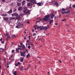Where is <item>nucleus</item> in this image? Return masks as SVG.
I'll return each instance as SVG.
<instances>
[{
  "instance_id": "3",
  "label": "nucleus",
  "mask_w": 75,
  "mask_h": 75,
  "mask_svg": "<svg viewBox=\"0 0 75 75\" xmlns=\"http://www.w3.org/2000/svg\"><path fill=\"white\" fill-rule=\"evenodd\" d=\"M23 25V23L20 24L19 25L16 26V28H20L22 27Z\"/></svg>"
},
{
  "instance_id": "28",
  "label": "nucleus",
  "mask_w": 75,
  "mask_h": 75,
  "mask_svg": "<svg viewBox=\"0 0 75 75\" xmlns=\"http://www.w3.org/2000/svg\"><path fill=\"white\" fill-rule=\"evenodd\" d=\"M66 19H64L62 20V21H65Z\"/></svg>"
},
{
  "instance_id": "43",
  "label": "nucleus",
  "mask_w": 75,
  "mask_h": 75,
  "mask_svg": "<svg viewBox=\"0 0 75 75\" xmlns=\"http://www.w3.org/2000/svg\"><path fill=\"white\" fill-rule=\"evenodd\" d=\"M18 51L19 50L18 49H16V51H17V52H18Z\"/></svg>"
},
{
  "instance_id": "4",
  "label": "nucleus",
  "mask_w": 75,
  "mask_h": 75,
  "mask_svg": "<svg viewBox=\"0 0 75 75\" xmlns=\"http://www.w3.org/2000/svg\"><path fill=\"white\" fill-rule=\"evenodd\" d=\"M18 16V14L16 13L12 14V17H16V16L17 17Z\"/></svg>"
},
{
  "instance_id": "34",
  "label": "nucleus",
  "mask_w": 75,
  "mask_h": 75,
  "mask_svg": "<svg viewBox=\"0 0 75 75\" xmlns=\"http://www.w3.org/2000/svg\"><path fill=\"white\" fill-rule=\"evenodd\" d=\"M36 27H37V28H40L39 26H38V25H36Z\"/></svg>"
},
{
  "instance_id": "24",
  "label": "nucleus",
  "mask_w": 75,
  "mask_h": 75,
  "mask_svg": "<svg viewBox=\"0 0 75 75\" xmlns=\"http://www.w3.org/2000/svg\"><path fill=\"white\" fill-rule=\"evenodd\" d=\"M9 64H10V62H8L7 63V65H9Z\"/></svg>"
},
{
  "instance_id": "35",
  "label": "nucleus",
  "mask_w": 75,
  "mask_h": 75,
  "mask_svg": "<svg viewBox=\"0 0 75 75\" xmlns=\"http://www.w3.org/2000/svg\"><path fill=\"white\" fill-rule=\"evenodd\" d=\"M33 36H34V37H35V36H36V33H34L33 35Z\"/></svg>"
},
{
  "instance_id": "53",
  "label": "nucleus",
  "mask_w": 75,
  "mask_h": 75,
  "mask_svg": "<svg viewBox=\"0 0 75 75\" xmlns=\"http://www.w3.org/2000/svg\"><path fill=\"white\" fill-rule=\"evenodd\" d=\"M17 64H18V65H19V64H20V62H18Z\"/></svg>"
},
{
  "instance_id": "56",
  "label": "nucleus",
  "mask_w": 75,
  "mask_h": 75,
  "mask_svg": "<svg viewBox=\"0 0 75 75\" xmlns=\"http://www.w3.org/2000/svg\"><path fill=\"white\" fill-rule=\"evenodd\" d=\"M23 54H25V51L23 52Z\"/></svg>"
},
{
  "instance_id": "17",
  "label": "nucleus",
  "mask_w": 75,
  "mask_h": 75,
  "mask_svg": "<svg viewBox=\"0 0 75 75\" xmlns=\"http://www.w3.org/2000/svg\"><path fill=\"white\" fill-rule=\"evenodd\" d=\"M16 37L15 36V35H12V38H16Z\"/></svg>"
},
{
  "instance_id": "32",
  "label": "nucleus",
  "mask_w": 75,
  "mask_h": 75,
  "mask_svg": "<svg viewBox=\"0 0 75 75\" xmlns=\"http://www.w3.org/2000/svg\"><path fill=\"white\" fill-rule=\"evenodd\" d=\"M12 57H13V56H10V57L9 58V59H11V58H12Z\"/></svg>"
},
{
  "instance_id": "52",
  "label": "nucleus",
  "mask_w": 75,
  "mask_h": 75,
  "mask_svg": "<svg viewBox=\"0 0 75 75\" xmlns=\"http://www.w3.org/2000/svg\"><path fill=\"white\" fill-rule=\"evenodd\" d=\"M58 24V23H55V25H57Z\"/></svg>"
},
{
  "instance_id": "21",
  "label": "nucleus",
  "mask_w": 75,
  "mask_h": 75,
  "mask_svg": "<svg viewBox=\"0 0 75 75\" xmlns=\"http://www.w3.org/2000/svg\"><path fill=\"white\" fill-rule=\"evenodd\" d=\"M62 11H65V9L64 8H62Z\"/></svg>"
},
{
  "instance_id": "23",
  "label": "nucleus",
  "mask_w": 75,
  "mask_h": 75,
  "mask_svg": "<svg viewBox=\"0 0 75 75\" xmlns=\"http://www.w3.org/2000/svg\"><path fill=\"white\" fill-rule=\"evenodd\" d=\"M17 5L18 6H19L20 5H21V4L20 3H17Z\"/></svg>"
},
{
  "instance_id": "15",
  "label": "nucleus",
  "mask_w": 75,
  "mask_h": 75,
  "mask_svg": "<svg viewBox=\"0 0 75 75\" xmlns=\"http://www.w3.org/2000/svg\"><path fill=\"white\" fill-rule=\"evenodd\" d=\"M70 13V11H69V10H68L67 11H66V13L67 14H69Z\"/></svg>"
},
{
  "instance_id": "16",
  "label": "nucleus",
  "mask_w": 75,
  "mask_h": 75,
  "mask_svg": "<svg viewBox=\"0 0 75 75\" xmlns=\"http://www.w3.org/2000/svg\"><path fill=\"white\" fill-rule=\"evenodd\" d=\"M22 48L23 49V50H24L25 49V46L24 45H23L22 46Z\"/></svg>"
},
{
  "instance_id": "6",
  "label": "nucleus",
  "mask_w": 75,
  "mask_h": 75,
  "mask_svg": "<svg viewBox=\"0 0 75 75\" xmlns=\"http://www.w3.org/2000/svg\"><path fill=\"white\" fill-rule=\"evenodd\" d=\"M23 9V7L20 6L18 8V11H21Z\"/></svg>"
},
{
  "instance_id": "49",
  "label": "nucleus",
  "mask_w": 75,
  "mask_h": 75,
  "mask_svg": "<svg viewBox=\"0 0 75 75\" xmlns=\"http://www.w3.org/2000/svg\"><path fill=\"white\" fill-rule=\"evenodd\" d=\"M17 49L18 50H20V49H21V48L18 47Z\"/></svg>"
},
{
  "instance_id": "63",
  "label": "nucleus",
  "mask_w": 75,
  "mask_h": 75,
  "mask_svg": "<svg viewBox=\"0 0 75 75\" xmlns=\"http://www.w3.org/2000/svg\"><path fill=\"white\" fill-rule=\"evenodd\" d=\"M37 68V66H35V68Z\"/></svg>"
},
{
  "instance_id": "42",
  "label": "nucleus",
  "mask_w": 75,
  "mask_h": 75,
  "mask_svg": "<svg viewBox=\"0 0 75 75\" xmlns=\"http://www.w3.org/2000/svg\"><path fill=\"white\" fill-rule=\"evenodd\" d=\"M23 67H22L21 68V71H22V70H23Z\"/></svg>"
},
{
  "instance_id": "18",
  "label": "nucleus",
  "mask_w": 75,
  "mask_h": 75,
  "mask_svg": "<svg viewBox=\"0 0 75 75\" xmlns=\"http://www.w3.org/2000/svg\"><path fill=\"white\" fill-rule=\"evenodd\" d=\"M43 28H44V30L45 29V31H46V30H47V27H46V26L43 27Z\"/></svg>"
},
{
  "instance_id": "60",
  "label": "nucleus",
  "mask_w": 75,
  "mask_h": 75,
  "mask_svg": "<svg viewBox=\"0 0 75 75\" xmlns=\"http://www.w3.org/2000/svg\"><path fill=\"white\" fill-rule=\"evenodd\" d=\"M25 51H26V52H28V50H27V49H26L25 50Z\"/></svg>"
},
{
  "instance_id": "13",
  "label": "nucleus",
  "mask_w": 75,
  "mask_h": 75,
  "mask_svg": "<svg viewBox=\"0 0 75 75\" xmlns=\"http://www.w3.org/2000/svg\"><path fill=\"white\" fill-rule=\"evenodd\" d=\"M54 21L53 20H52L51 21V20H50V24L51 25V23H52V22H53V21Z\"/></svg>"
},
{
  "instance_id": "59",
  "label": "nucleus",
  "mask_w": 75,
  "mask_h": 75,
  "mask_svg": "<svg viewBox=\"0 0 75 75\" xmlns=\"http://www.w3.org/2000/svg\"><path fill=\"white\" fill-rule=\"evenodd\" d=\"M23 57H25L26 56L25 55L23 54Z\"/></svg>"
},
{
  "instance_id": "11",
  "label": "nucleus",
  "mask_w": 75,
  "mask_h": 75,
  "mask_svg": "<svg viewBox=\"0 0 75 75\" xmlns=\"http://www.w3.org/2000/svg\"><path fill=\"white\" fill-rule=\"evenodd\" d=\"M55 16V15L53 14V13H52V15H51V19H52V18H54V17Z\"/></svg>"
},
{
  "instance_id": "19",
  "label": "nucleus",
  "mask_w": 75,
  "mask_h": 75,
  "mask_svg": "<svg viewBox=\"0 0 75 75\" xmlns=\"http://www.w3.org/2000/svg\"><path fill=\"white\" fill-rule=\"evenodd\" d=\"M6 22L8 23H9V24H10L11 23V21L10 20H8L6 21Z\"/></svg>"
},
{
  "instance_id": "10",
  "label": "nucleus",
  "mask_w": 75,
  "mask_h": 75,
  "mask_svg": "<svg viewBox=\"0 0 75 75\" xmlns=\"http://www.w3.org/2000/svg\"><path fill=\"white\" fill-rule=\"evenodd\" d=\"M31 5H32V4L30 2L29 3L27 4V6L29 7V6H30Z\"/></svg>"
},
{
  "instance_id": "5",
  "label": "nucleus",
  "mask_w": 75,
  "mask_h": 75,
  "mask_svg": "<svg viewBox=\"0 0 75 75\" xmlns=\"http://www.w3.org/2000/svg\"><path fill=\"white\" fill-rule=\"evenodd\" d=\"M37 5H38V6H41L43 5V3L39 2L37 3Z\"/></svg>"
},
{
  "instance_id": "39",
  "label": "nucleus",
  "mask_w": 75,
  "mask_h": 75,
  "mask_svg": "<svg viewBox=\"0 0 75 75\" xmlns=\"http://www.w3.org/2000/svg\"><path fill=\"white\" fill-rule=\"evenodd\" d=\"M12 52H13V53H14V52H15V51L14 50H12Z\"/></svg>"
},
{
  "instance_id": "14",
  "label": "nucleus",
  "mask_w": 75,
  "mask_h": 75,
  "mask_svg": "<svg viewBox=\"0 0 75 75\" xmlns=\"http://www.w3.org/2000/svg\"><path fill=\"white\" fill-rule=\"evenodd\" d=\"M8 15L7 14H5L3 15H2V16H4V17H6V16H7Z\"/></svg>"
},
{
  "instance_id": "8",
  "label": "nucleus",
  "mask_w": 75,
  "mask_h": 75,
  "mask_svg": "<svg viewBox=\"0 0 75 75\" xmlns=\"http://www.w3.org/2000/svg\"><path fill=\"white\" fill-rule=\"evenodd\" d=\"M30 2L31 3H35L36 2L35 0H31Z\"/></svg>"
},
{
  "instance_id": "55",
  "label": "nucleus",
  "mask_w": 75,
  "mask_h": 75,
  "mask_svg": "<svg viewBox=\"0 0 75 75\" xmlns=\"http://www.w3.org/2000/svg\"><path fill=\"white\" fill-rule=\"evenodd\" d=\"M20 44L21 45H23V44L22 43H20Z\"/></svg>"
},
{
  "instance_id": "7",
  "label": "nucleus",
  "mask_w": 75,
  "mask_h": 75,
  "mask_svg": "<svg viewBox=\"0 0 75 75\" xmlns=\"http://www.w3.org/2000/svg\"><path fill=\"white\" fill-rule=\"evenodd\" d=\"M3 18H4V20H8L9 19L8 18L6 17H3Z\"/></svg>"
},
{
  "instance_id": "25",
  "label": "nucleus",
  "mask_w": 75,
  "mask_h": 75,
  "mask_svg": "<svg viewBox=\"0 0 75 75\" xmlns=\"http://www.w3.org/2000/svg\"><path fill=\"white\" fill-rule=\"evenodd\" d=\"M17 73V71H15V72H14V75H17V73Z\"/></svg>"
},
{
  "instance_id": "41",
  "label": "nucleus",
  "mask_w": 75,
  "mask_h": 75,
  "mask_svg": "<svg viewBox=\"0 0 75 75\" xmlns=\"http://www.w3.org/2000/svg\"><path fill=\"white\" fill-rule=\"evenodd\" d=\"M72 7L73 8H75V5H74L72 6Z\"/></svg>"
},
{
  "instance_id": "46",
  "label": "nucleus",
  "mask_w": 75,
  "mask_h": 75,
  "mask_svg": "<svg viewBox=\"0 0 75 75\" xmlns=\"http://www.w3.org/2000/svg\"><path fill=\"white\" fill-rule=\"evenodd\" d=\"M18 63L15 64L16 66H18Z\"/></svg>"
},
{
  "instance_id": "26",
  "label": "nucleus",
  "mask_w": 75,
  "mask_h": 75,
  "mask_svg": "<svg viewBox=\"0 0 75 75\" xmlns=\"http://www.w3.org/2000/svg\"><path fill=\"white\" fill-rule=\"evenodd\" d=\"M22 4L24 5V4H25V1H23L22 2Z\"/></svg>"
},
{
  "instance_id": "51",
  "label": "nucleus",
  "mask_w": 75,
  "mask_h": 75,
  "mask_svg": "<svg viewBox=\"0 0 75 75\" xmlns=\"http://www.w3.org/2000/svg\"><path fill=\"white\" fill-rule=\"evenodd\" d=\"M3 2H4L5 1V0H1Z\"/></svg>"
},
{
  "instance_id": "29",
  "label": "nucleus",
  "mask_w": 75,
  "mask_h": 75,
  "mask_svg": "<svg viewBox=\"0 0 75 75\" xmlns=\"http://www.w3.org/2000/svg\"><path fill=\"white\" fill-rule=\"evenodd\" d=\"M17 18L18 19H19V18H20V16H19L18 15V16H17Z\"/></svg>"
},
{
  "instance_id": "9",
  "label": "nucleus",
  "mask_w": 75,
  "mask_h": 75,
  "mask_svg": "<svg viewBox=\"0 0 75 75\" xmlns=\"http://www.w3.org/2000/svg\"><path fill=\"white\" fill-rule=\"evenodd\" d=\"M13 13V11H12V10L11 9L10 11H9L8 12H7L8 14H11Z\"/></svg>"
},
{
  "instance_id": "62",
  "label": "nucleus",
  "mask_w": 75,
  "mask_h": 75,
  "mask_svg": "<svg viewBox=\"0 0 75 75\" xmlns=\"http://www.w3.org/2000/svg\"><path fill=\"white\" fill-rule=\"evenodd\" d=\"M55 16V19H56V18H57V17L55 16Z\"/></svg>"
},
{
  "instance_id": "37",
  "label": "nucleus",
  "mask_w": 75,
  "mask_h": 75,
  "mask_svg": "<svg viewBox=\"0 0 75 75\" xmlns=\"http://www.w3.org/2000/svg\"><path fill=\"white\" fill-rule=\"evenodd\" d=\"M16 19V18L15 17H12V20H15Z\"/></svg>"
},
{
  "instance_id": "38",
  "label": "nucleus",
  "mask_w": 75,
  "mask_h": 75,
  "mask_svg": "<svg viewBox=\"0 0 75 75\" xmlns=\"http://www.w3.org/2000/svg\"><path fill=\"white\" fill-rule=\"evenodd\" d=\"M28 47L29 49H30V48H31V46H30V45L28 46Z\"/></svg>"
},
{
  "instance_id": "20",
  "label": "nucleus",
  "mask_w": 75,
  "mask_h": 75,
  "mask_svg": "<svg viewBox=\"0 0 75 75\" xmlns=\"http://www.w3.org/2000/svg\"><path fill=\"white\" fill-rule=\"evenodd\" d=\"M20 61L21 62H23V58H22L20 60Z\"/></svg>"
},
{
  "instance_id": "30",
  "label": "nucleus",
  "mask_w": 75,
  "mask_h": 75,
  "mask_svg": "<svg viewBox=\"0 0 75 75\" xmlns=\"http://www.w3.org/2000/svg\"><path fill=\"white\" fill-rule=\"evenodd\" d=\"M24 54H23V52H22L21 53V56H23V55Z\"/></svg>"
},
{
  "instance_id": "44",
  "label": "nucleus",
  "mask_w": 75,
  "mask_h": 75,
  "mask_svg": "<svg viewBox=\"0 0 75 75\" xmlns=\"http://www.w3.org/2000/svg\"><path fill=\"white\" fill-rule=\"evenodd\" d=\"M40 30H44V28H40Z\"/></svg>"
},
{
  "instance_id": "27",
  "label": "nucleus",
  "mask_w": 75,
  "mask_h": 75,
  "mask_svg": "<svg viewBox=\"0 0 75 75\" xmlns=\"http://www.w3.org/2000/svg\"><path fill=\"white\" fill-rule=\"evenodd\" d=\"M16 11H17V9H15L13 11V12L14 13V12H16Z\"/></svg>"
},
{
  "instance_id": "31",
  "label": "nucleus",
  "mask_w": 75,
  "mask_h": 75,
  "mask_svg": "<svg viewBox=\"0 0 75 75\" xmlns=\"http://www.w3.org/2000/svg\"><path fill=\"white\" fill-rule=\"evenodd\" d=\"M29 56H30V54H28V55H27L26 57L27 58H28V57H29Z\"/></svg>"
},
{
  "instance_id": "12",
  "label": "nucleus",
  "mask_w": 75,
  "mask_h": 75,
  "mask_svg": "<svg viewBox=\"0 0 75 75\" xmlns=\"http://www.w3.org/2000/svg\"><path fill=\"white\" fill-rule=\"evenodd\" d=\"M21 23V21L20 20H18L17 23V24H20Z\"/></svg>"
},
{
  "instance_id": "48",
  "label": "nucleus",
  "mask_w": 75,
  "mask_h": 75,
  "mask_svg": "<svg viewBox=\"0 0 75 75\" xmlns=\"http://www.w3.org/2000/svg\"><path fill=\"white\" fill-rule=\"evenodd\" d=\"M27 1H31V0H26Z\"/></svg>"
},
{
  "instance_id": "58",
  "label": "nucleus",
  "mask_w": 75,
  "mask_h": 75,
  "mask_svg": "<svg viewBox=\"0 0 75 75\" xmlns=\"http://www.w3.org/2000/svg\"><path fill=\"white\" fill-rule=\"evenodd\" d=\"M59 62H60L61 63V62H61V60H59Z\"/></svg>"
},
{
  "instance_id": "22",
  "label": "nucleus",
  "mask_w": 75,
  "mask_h": 75,
  "mask_svg": "<svg viewBox=\"0 0 75 75\" xmlns=\"http://www.w3.org/2000/svg\"><path fill=\"white\" fill-rule=\"evenodd\" d=\"M4 50V49H0V52H2V51H3Z\"/></svg>"
},
{
  "instance_id": "40",
  "label": "nucleus",
  "mask_w": 75,
  "mask_h": 75,
  "mask_svg": "<svg viewBox=\"0 0 75 75\" xmlns=\"http://www.w3.org/2000/svg\"><path fill=\"white\" fill-rule=\"evenodd\" d=\"M6 35L7 36H8V35H9L8 33H6Z\"/></svg>"
},
{
  "instance_id": "64",
  "label": "nucleus",
  "mask_w": 75,
  "mask_h": 75,
  "mask_svg": "<svg viewBox=\"0 0 75 75\" xmlns=\"http://www.w3.org/2000/svg\"><path fill=\"white\" fill-rule=\"evenodd\" d=\"M30 45H31V46H33V44H30Z\"/></svg>"
},
{
  "instance_id": "54",
  "label": "nucleus",
  "mask_w": 75,
  "mask_h": 75,
  "mask_svg": "<svg viewBox=\"0 0 75 75\" xmlns=\"http://www.w3.org/2000/svg\"><path fill=\"white\" fill-rule=\"evenodd\" d=\"M2 44H4V41H2L1 42Z\"/></svg>"
},
{
  "instance_id": "1",
  "label": "nucleus",
  "mask_w": 75,
  "mask_h": 75,
  "mask_svg": "<svg viewBox=\"0 0 75 75\" xmlns=\"http://www.w3.org/2000/svg\"><path fill=\"white\" fill-rule=\"evenodd\" d=\"M49 18H50V15H46L44 16V18L42 19L43 21H47L49 20Z\"/></svg>"
},
{
  "instance_id": "61",
  "label": "nucleus",
  "mask_w": 75,
  "mask_h": 75,
  "mask_svg": "<svg viewBox=\"0 0 75 75\" xmlns=\"http://www.w3.org/2000/svg\"><path fill=\"white\" fill-rule=\"evenodd\" d=\"M7 68H9V66H8V65L7 67Z\"/></svg>"
},
{
  "instance_id": "45",
  "label": "nucleus",
  "mask_w": 75,
  "mask_h": 75,
  "mask_svg": "<svg viewBox=\"0 0 75 75\" xmlns=\"http://www.w3.org/2000/svg\"><path fill=\"white\" fill-rule=\"evenodd\" d=\"M7 38H10V36H8L7 37Z\"/></svg>"
},
{
  "instance_id": "33",
  "label": "nucleus",
  "mask_w": 75,
  "mask_h": 75,
  "mask_svg": "<svg viewBox=\"0 0 75 75\" xmlns=\"http://www.w3.org/2000/svg\"><path fill=\"white\" fill-rule=\"evenodd\" d=\"M56 5H57V6H58V2H56L55 3Z\"/></svg>"
},
{
  "instance_id": "50",
  "label": "nucleus",
  "mask_w": 75,
  "mask_h": 75,
  "mask_svg": "<svg viewBox=\"0 0 75 75\" xmlns=\"http://www.w3.org/2000/svg\"><path fill=\"white\" fill-rule=\"evenodd\" d=\"M3 40V39H2V38H1L0 39V41H2Z\"/></svg>"
},
{
  "instance_id": "2",
  "label": "nucleus",
  "mask_w": 75,
  "mask_h": 75,
  "mask_svg": "<svg viewBox=\"0 0 75 75\" xmlns=\"http://www.w3.org/2000/svg\"><path fill=\"white\" fill-rule=\"evenodd\" d=\"M30 11L29 10H28L27 8H26L23 11L24 14H29L30 13Z\"/></svg>"
},
{
  "instance_id": "47",
  "label": "nucleus",
  "mask_w": 75,
  "mask_h": 75,
  "mask_svg": "<svg viewBox=\"0 0 75 75\" xmlns=\"http://www.w3.org/2000/svg\"><path fill=\"white\" fill-rule=\"evenodd\" d=\"M9 20H12V18H11V17H10V19H9Z\"/></svg>"
},
{
  "instance_id": "36",
  "label": "nucleus",
  "mask_w": 75,
  "mask_h": 75,
  "mask_svg": "<svg viewBox=\"0 0 75 75\" xmlns=\"http://www.w3.org/2000/svg\"><path fill=\"white\" fill-rule=\"evenodd\" d=\"M66 12H62V14H66Z\"/></svg>"
},
{
  "instance_id": "57",
  "label": "nucleus",
  "mask_w": 75,
  "mask_h": 75,
  "mask_svg": "<svg viewBox=\"0 0 75 75\" xmlns=\"http://www.w3.org/2000/svg\"><path fill=\"white\" fill-rule=\"evenodd\" d=\"M27 39V38H26L25 37H24V40H25V39Z\"/></svg>"
}]
</instances>
